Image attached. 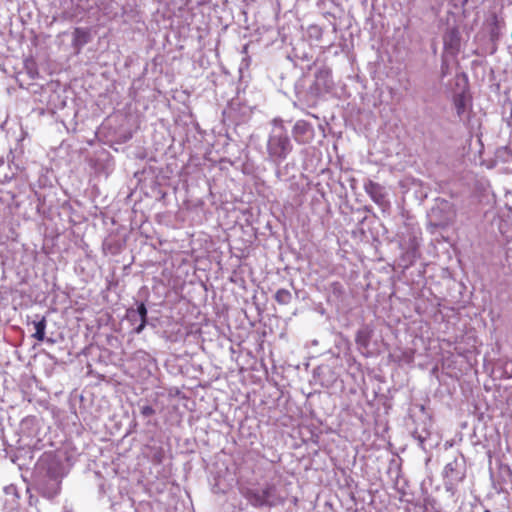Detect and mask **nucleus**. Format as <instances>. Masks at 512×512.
<instances>
[{"label":"nucleus","instance_id":"obj_1","mask_svg":"<svg viewBox=\"0 0 512 512\" xmlns=\"http://www.w3.org/2000/svg\"><path fill=\"white\" fill-rule=\"evenodd\" d=\"M39 468L46 470L47 483L41 481L37 484L39 492L46 498L55 497L60 490V480L64 476V468L61 462L50 455L39 463Z\"/></svg>","mask_w":512,"mask_h":512},{"label":"nucleus","instance_id":"obj_2","mask_svg":"<svg viewBox=\"0 0 512 512\" xmlns=\"http://www.w3.org/2000/svg\"><path fill=\"white\" fill-rule=\"evenodd\" d=\"M456 209L452 203L447 200H438L427 215V229L434 233L436 229H446L452 225L456 219Z\"/></svg>","mask_w":512,"mask_h":512},{"label":"nucleus","instance_id":"obj_3","mask_svg":"<svg viewBox=\"0 0 512 512\" xmlns=\"http://www.w3.org/2000/svg\"><path fill=\"white\" fill-rule=\"evenodd\" d=\"M245 497L248 502L256 508L274 507L285 501V498L279 493L276 485L272 483H266L262 488L249 489Z\"/></svg>","mask_w":512,"mask_h":512},{"label":"nucleus","instance_id":"obj_4","mask_svg":"<svg viewBox=\"0 0 512 512\" xmlns=\"http://www.w3.org/2000/svg\"><path fill=\"white\" fill-rule=\"evenodd\" d=\"M292 150L291 141L281 120L273 121V129L268 140V151L271 157L286 158Z\"/></svg>","mask_w":512,"mask_h":512},{"label":"nucleus","instance_id":"obj_5","mask_svg":"<svg viewBox=\"0 0 512 512\" xmlns=\"http://www.w3.org/2000/svg\"><path fill=\"white\" fill-rule=\"evenodd\" d=\"M420 227L409 225L406 231L400 236L399 245L409 260L417 257V253L422 240Z\"/></svg>","mask_w":512,"mask_h":512},{"label":"nucleus","instance_id":"obj_6","mask_svg":"<svg viewBox=\"0 0 512 512\" xmlns=\"http://www.w3.org/2000/svg\"><path fill=\"white\" fill-rule=\"evenodd\" d=\"M444 484L447 490H452L465 477V466L462 460L454 459L447 463L443 470Z\"/></svg>","mask_w":512,"mask_h":512},{"label":"nucleus","instance_id":"obj_7","mask_svg":"<svg viewBox=\"0 0 512 512\" xmlns=\"http://www.w3.org/2000/svg\"><path fill=\"white\" fill-rule=\"evenodd\" d=\"M126 319L131 323L133 331L140 334L147 324V308L143 302L137 304V308L127 309Z\"/></svg>","mask_w":512,"mask_h":512},{"label":"nucleus","instance_id":"obj_8","mask_svg":"<svg viewBox=\"0 0 512 512\" xmlns=\"http://www.w3.org/2000/svg\"><path fill=\"white\" fill-rule=\"evenodd\" d=\"M293 135L298 142H309L314 137V129L305 120H298L293 127Z\"/></svg>","mask_w":512,"mask_h":512},{"label":"nucleus","instance_id":"obj_9","mask_svg":"<svg viewBox=\"0 0 512 512\" xmlns=\"http://www.w3.org/2000/svg\"><path fill=\"white\" fill-rule=\"evenodd\" d=\"M364 189L377 205L383 206L386 204L384 188L380 184L369 180L364 184Z\"/></svg>","mask_w":512,"mask_h":512},{"label":"nucleus","instance_id":"obj_10","mask_svg":"<svg viewBox=\"0 0 512 512\" xmlns=\"http://www.w3.org/2000/svg\"><path fill=\"white\" fill-rule=\"evenodd\" d=\"M372 335H373V329L370 326L365 325L362 328H360L357 331L356 336H355V342H356L357 347L360 350L368 349Z\"/></svg>","mask_w":512,"mask_h":512},{"label":"nucleus","instance_id":"obj_11","mask_svg":"<svg viewBox=\"0 0 512 512\" xmlns=\"http://www.w3.org/2000/svg\"><path fill=\"white\" fill-rule=\"evenodd\" d=\"M18 170L15 162H0V183H5L14 178Z\"/></svg>","mask_w":512,"mask_h":512},{"label":"nucleus","instance_id":"obj_12","mask_svg":"<svg viewBox=\"0 0 512 512\" xmlns=\"http://www.w3.org/2000/svg\"><path fill=\"white\" fill-rule=\"evenodd\" d=\"M35 332L32 334V337L38 341H43L45 338V330L47 326L46 317L42 316L41 319L37 321H33Z\"/></svg>","mask_w":512,"mask_h":512},{"label":"nucleus","instance_id":"obj_13","mask_svg":"<svg viewBox=\"0 0 512 512\" xmlns=\"http://www.w3.org/2000/svg\"><path fill=\"white\" fill-rule=\"evenodd\" d=\"M291 299L292 295L286 289H279L275 294V300L281 305L288 304L291 301Z\"/></svg>","mask_w":512,"mask_h":512},{"label":"nucleus","instance_id":"obj_14","mask_svg":"<svg viewBox=\"0 0 512 512\" xmlns=\"http://www.w3.org/2000/svg\"><path fill=\"white\" fill-rule=\"evenodd\" d=\"M140 413L143 417H150L155 414V410L150 405H143L140 407Z\"/></svg>","mask_w":512,"mask_h":512},{"label":"nucleus","instance_id":"obj_15","mask_svg":"<svg viewBox=\"0 0 512 512\" xmlns=\"http://www.w3.org/2000/svg\"><path fill=\"white\" fill-rule=\"evenodd\" d=\"M504 373L508 378L512 377V360H505L503 363Z\"/></svg>","mask_w":512,"mask_h":512},{"label":"nucleus","instance_id":"obj_16","mask_svg":"<svg viewBox=\"0 0 512 512\" xmlns=\"http://www.w3.org/2000/svg\"><path fill=\"white\" fill-rule=\"evenodd\" d=\"M414 438H416L419 442V445L425 449V444H426V441H427V437L426 436H423L421 434H419L417 431L414 432L413 434Z\"/></svg>","mask_w":512,"mask_h":512},{"label":"nucleus","instance_id":"obj_17","mask_svg":"<svg viewBox=\"0 0 512 512\" xmlns=\"http://www.w3.org/2000/svg\"><path fill=\"white\" fill-rule=\"evenodd\" d=\"M455 106H456L457 114L461 115L463 113V111H464V108H465V104H464L463 99H457L455 101Z\"/></svg>","mask_w":512,"mask_h":512},{"label":"nucleus","instance_id":"obj_18","mask_svg":"<svg viewBox=\"0 0 512 512\" xmlns=\"http://www.w3.org/2000/svg\"><path fill=\"white\" fill-rule=\"evenodd\" d=\"M5 493L14 495L15 497H18L17 488L14 485H9V486L5 487Z\"/></svg>","mask_w":512,"mask_h":512},{"label":"nucleus","instance_id":"obj_19","mask_svg":"<svg viewBox=\"0 0 512 512\" xmlns=\"http://www.w3.org/2000/svg\"><path fill=\"white\" fill-rule=\"evenodd\" d=\"M486 163H487V168H489V169L494 168V163L493 162H486Z\"/></svg>","mask_w":512,"mask_h":512},{"label":"nucleus","instance_id":"obj_20","mask_svg":"<svg viewBox=\"0 0 512 512\" xmlns=\"http://www.w3.org/2000/svg\"><path fill=\"white\" fill-rule=\"evenodd\" d=\"M320 74H321V75L328 76V74H329V73H328L327 71H320Z\"/></svg>","mask_w":512,"mask_h":512},{"label":"nucleus","instance_id":"obj_21","mask_svg":"<svg viewBox=\"0 0 512 512\" xmlns=\"http://www.w3.org/2000/svg\"><path fill=\"white\" fill-rule=\"evenodd\" d=\"M75 33H76V34L80 33V29H79V28H76V29H75Z\"/></svg>","mask_w":512,"mask_h":512}]
</instances>
